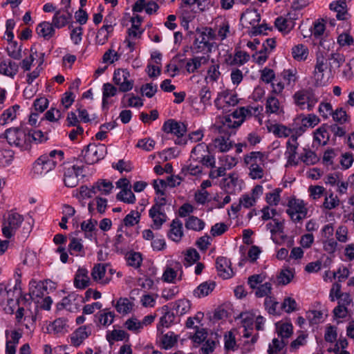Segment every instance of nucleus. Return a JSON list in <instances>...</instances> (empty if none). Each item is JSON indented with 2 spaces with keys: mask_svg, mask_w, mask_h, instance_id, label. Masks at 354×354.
Instances as JSON below:
<instances>
[{
  "mask_svg": "<svg viewBox=\"0 0 354 354\" xmlns=\"http://www.w3.org/2000/svg\"><path fill=\"white\" fill-rule=\"evenodd\" d=\"M107 153V148L104 144L90 143L82 151V162L87 165H93L102 160Z\"/></svg>",
  "mask_w": 354,
  "mask_h": 354,
  "instance_id": "f257e3e1",
  "label": "nucleus"
},
{
  "mask_svg": "<svg viewBox=\"0 0 354 354\" xmlns=\"http://www.w3.org/2000/svg\"><path fill=\"white\" fill-rule=\"evenodd\" d=\"M24 221V217L19 213L11 211L7 220L4 221L2 225V234L6 239H10L14 236L17 230L20 227Z\"/></svg>",
  "mask_w": 354,
  "mask_h": 354,
  "instance_id": "f03ea898",
  "label": "nucleus"
},
{
  "mask_svg": "<svg viewBox=\"0 0 354 354\" xmlns=\"http://www.w3.org/2000/svg\"><path fill=\"white\" fill-rule=\"evenodd\" d=\"M130 77L127 69L118 68L114 71L113 81L115 84L119 86L120 92H127L131 91L133 86V80H129Z\"/></svg>",
  "mask_w": 354,
  "mask_h": 354,
  "instance_id": "7ed1b4c3",
  "label": "nucleus"
},
{
  "mask_svg": "<svg viewBox=\"0 0 354 354\" xmlns=\"http://www.w3.org/2000/svg\"><path fill=\"white\" fill-rule=\"evenodd\" d=\"M320 122L319 118L315 114H308V117L304 115H299L295 120L293 125L294 133L303 134L308 127H314Z\"/></svg>",
  "mask_w": 354,
  "mask_h": 354,
  "instance_id": "20e7f679",
  "label": "nucleus"
},
{
  "mask_svg": "<svg viewBox=\"0 0 354 354\" xmlns=\"http://www.w3.org/2000/svg\"><path fill=\"white\" fill-rule=\"evenodd\" d=\"M57 165V161L44 154L39 157L33 163L32 171L37 175L47 174L53 170Z\"/></svg>",
  "mask_w": 354,
  "mask_h": 354,
  "instance_id": "39448f33",
  "label": "nucleus"
},
{
  "mask_svg": "<svg viewBox=\"0 0 354 354\" xmlns=\"http://www.w3.org/2000/svg\"><path fill=\"white\" fill-rule=\"evenodd\" d=\"M116 186L122 190L117 194L116 199L128 204H133L136 202V196L130 188L129 181L125 178H120L117 183Z\"/></svg>",
  "mask_w": 354,
  "mask_h": 354,
  "instance_id": "423d86ee",
  "label": "nucleus"
},
{
  "mask_svg": "<svg viewBox=\"0 0 354 354\" xmlns=\"http://www.w3.org/2000/svg\"><path fill=\"white\" fill-rule=\"evenodd\" d=\"M162 130L167 133H171L180 138L185 134L187 129L184 122L169 119L164 122Z\"/></svg>",
  "mask_w": 354,
  "mask_h": 354,
  "instance_id": "0eeeda50",
  "label": "nucleus"
},
{
  "mask_svg": "<svg viewBox=\"0 0 354 354\" xmlns=\"http://www.w3.org/2000/svg\"><path fill=\"white\" fill-rule=\"evenodd\" d=\"M216 267L218 275L226 279L232 276V270L231 268V262L224 257H218L216 260Z\"/></svg>",
  "mask_w": 354,
  "mask_h": 354,
  "instance_id": "6e6552de",
  "label": "nucleus"
},
{
  "mask_svg": "<svg viewBox=\"0 0 354 354\" xmlns=\"http://www.w3.org/2000/svg\"><path fill=\"white\" fill-rule=\"evenodd\" d=\"M328 57L324 55V53L319 52L316 55V64L315 66L314 75L317 82L322 81L324 77V71L328 68Z\"/></svg>",
  "mask_w": 354,
  "mask_h": 354,
  "instance_id": "1a4fd4ad",
  "label": "nucleus"
},
{
  "mask_svg": "<svg viewBox=\"0 0 354 354\" xmlns=\"http://www.w3.org/2000/svg\"><path fill=\"white\" fill-rule=\"evenodd\" d=\"M21 129L19 127H12L7 129L3 133L0 135V138H5L9 145H15L19 146L21 145V139L19 133Z\"/></svg>",
  "mask_w": 354,
  "mask_h": 354,
  "instance_id": "9d476101",
  "label": "nucleus"
},
{
  "mask_svg": "<svg viewBox=\"0 0 354 354\" xmlns=\"http://www.w3.org/2000/svg\"><path fill=\"white\" fill-rule=\"evenodd\" d=\"M170 227L171 229L168 232L167 236L172 241L179 242L183 236L182 222L179 219L175 218L172 221Z\"/></svg>",
  "mask_w": 354,
  "mask_h": 354,
  "instance_id": "9b49d317",
  "label": "nucleus"
},
{
  "mask_svg": "<svg viewBox=\"0 0 354 354\" xmlns=\"http://www.w3.org/2000/svg\"><path fill=\"white\" fill-rule=\"evenodd\" d=\"M87 328V326H80L71 335V341L74 346H79L91 334V330L86 331Z\"/></svg>",
  "mask_w": 354,
  "mask_h": 354,
  "instance_id": "f8f14e48",
  "label": "nucleus"
},
{
  "mask_svg": "<svg viewBox=\"0 0 354 354\" xmlns=\"http://www.w3.org/2000/svg\"><path fill=\"white\" fill-rule=\"evenodd\" d=\"M36 32L39 36L48 40L54 36L55 31L53 23L42 21L37 25Z\"/></svg>",
  "mask_w": 354,
  "mask_h": 354,
  "instance_id": "ddd939ff",
  "label": "nucleus"
},
{
  "mask_svg": "<svg viewBox=\"0 0 354 354\" xmlns=\"http://www.w3.org/2000/svg\"><path fill=\"white\" fill-rule=\"evenodd\" d=\"M19 65L16 62L8 59L0 63V73L13 77L18 72Z\"/></svg>",
  "mask_w": 354,
  "mask_h": 354,
  "instance_id": "4468645a",
  "label": "nucleus"
},
{
  "mask_svg": "<svg viewBox=\"0 0 354 354\" xmlns=\"http://www.w3.org/2000/svg\"><path fill=\"white\" fill-rule=\"evenodd\" d=\"M243 122V119L239 121H232L230 115H226L223 118V120L222 121L223 127L219 128V133H225V131L227 133V131L231 132L232 131V134H234L235 132L234 129L240 127Z\"/></svg>",
  "mask_w": 354,
  "mask_h": 354,
  "instance_id": "2eb2a0df",
  "label": "nucleus"
},
{
  "mask_svg": "<svg viewBox=\"0 0 354 354\" xmlns=\"http://www.w3.org/2000/svg\"><path fill=\"white\" fill-rule=\"evenodd\" d=\"M277 335L282 339L288 340L293 333V326L291 323H280L275 324Z\"/></svg>",
  "mask_w": 354,
  "mask_h": 354,
  "instance_id": "dca6fc26",
  "label": "nucleus"
},
{
  "mask_svg": "<svg viewBox=\"0 0 354 354\" xmlns=\"http://www.w3.org/2000/svg\"><path fill=\"white\" fill-rule=\"evenodd\" d=\"M215 286L216 283L214 281H205L200 284L197 288L194 290V295L198 298L205 297L213 291Z\"/></svg>",
  "mask_w": 354,
  "mask_h": 354,
  "instance_id": "f3484780",
  "label": "nucleus"
},
{
  "mask_svg": "<svg viewBox=\"0 0 354 354\" xmlns=\"http://www.w3.org/2000/svg\"><path fill=\"white\" fill-rule=\"evenodd\" d=\"M72 19V14L68 13V16L62 13V10L55 11L53 17L52 23L55 28H61L65 26L70 19Z\"/></svg>",
  "mask_w": 354,
  "mask_h": 354,
  "instance_id": "a211bd4d",
  "label": "nucleus"
},
{
  "mask_svg": "<svg viewBox=\"0 0 354 354\" xmlns=\"http://www.w3.org/2000/svg\"><path fill=\"white\" fill-rule=\"evenodd\" d=\"M288 209H291L294 212L302 214V217L306 216L308 210L302 200L292 198L288 201Z\"/></svg>",
  "mask_w": 354,
  "mask_h": 354,
  "instance_id": "6ab92c4d",
  "label": "nucleus"
},
{
  "mask_svg": "<svg viewBox=\"0 0 354 354\" xmlns=\"http://www.w3.org/2000/svg\"><path fill=\"white\" fill-rule=\"evenodd\" d=\"M20 109V106L15 104L12 106L5 110L0 117V123L1 125L6 124L9 120L12 121L16 118L17 111Z\"/></svg>",
  "mask_w": 354,
  "mask_h": 354,
  "instance_id": "aec40b11",
  "label": "nucleus"
},
{
  "mask_svg": "<svg viewBox=\"0 0 354 354\" xmlns=\"http://www.w3.org/2000/svg\"><path fill=\"white\" fill-rule=\"evenodd\" d=\"M149 216L153 219V225L156 230L160 229L162 224L166 221L167 215L162 211L151 208L149 212Z\"/></svg>",
  "mask_w": 354,
  "mask_h": 354,
  "instance_id": "412c9836",
  "label": "nucleus"
},
{
  "mask_svg": "<svg viewBox=\"0 0 354 354\" xmlns=\"http://www.w3.org/2000/svg\"><path fill=\"white\" fill-rule=\"evenodd\" d=\"M185 227L188 230H192L194 231H201L205 227V222L194 216H189L185 222Z\"/></svg>",
  "mask_w": 354,
  "mask_h": 354,
  "instance_id": "4be33fe9",
  "label": "nucleus"
},
{
  "mask_svg": "<svg viewBox=\"0 0 354 354\" xmlns=\"http://www.w3.org/2000/svg\"><path fill=\"white\" fill-rule=\"evenodd\" d=\"M320 137H322V139L326 138V140L322 142V145H326L330 138L327 124H322L314 133V140L317 142L319 145L322 144V139Z\"/></svg>",
  "mask_w": 354,
  "mask_h": 354,
  "instance_id": "5701e85b",
  "label": "nucleus"
},
{
  "mask_svg": "<svg viewBox=\"0 0 354 354\" xmlns=\"http://www.w3.org/2000/svg\"><path fill=\"white\" fill-rule=\"evenodd\" d=\"M22 43L18 45L16 41L9 43V46L6 48L8 56L14 59L19 60L22 57Z\"/></svg>",
  "mask_w": 354,
  "mask_h": 354,
  "instance_id": "b1692460",
  "label": "nucleus"
},
{
  "mask_svg": "<svg viewBox=\"0 0 354 354\" xmlns=\"http://www.w3.org/2000/svg\"><path fill=\"white\" fill-rule=\"evenodd\" d=\"M25 142H31L32 140L36 143H41L48 140L47 137H45L44 133L41 130H30L28 134H24Z\"/></svg>",
  "mask_w": 354,
  "mask_h": 354,
  "instance_id": "393cba45",
  "label": "nucleus"
},
{
  "mask_svg": "<svg viewBox=\"0 0 354 354\" xmlns=\"http://www.w3.org/2000/svg\"><path fill=\"white\" fill-rule=\"evenodd\" d=\"M113 188L112 183L106 180H99L93 184V189H97V192L104 195L109 194Z\"/></svg>",
  "mask_w": 354,
  "mask_h": 354,
  "instance_id": "a878e982",
  "label": "nucleus"
},
{
  "mask_svg": "<svg viewBox=\"0 0 354 354\" xmlns=\"http://www.w3.org/2000/svg\"><path fill=\"white\" fill-rule=\"evenodd\" d=\"M288 341L282 339L279 340L277 338L272 339V344H269L268 353V354H277L282 351L285 346L288 344Z\"/></svg>",
  "mask_w": 354,
  "mask_h": 354,
  "instance_id": "bb28decb",
  "label": "nucleus"
},
{
  "mask_svg": "<svg viewBox=\"0 0 354 354\" xmlns=\"http://www.w3.org/2000/svg\"><path fill=\"white\" fill-rule=\"evenodd\" d=\"M141 212L131 210L122 220V223L126 227H132L140 222Z\"/></svg>",
  "mask_w": 354,
  "mask_h": 354,
  "instance_id": "cd10ccee",
  "label": "nucleus"
},
{
  "mask_svg": "<svg viewBox=\"0 0 354 354\" xmlns=\"http://www.w3.org/2000/svg\"><path fill=\"white\" fill-rule=\"evenodd\" d=\"M106 339L111 345L113 341H122L124 338L129 339V335L123 330H113L111 333L106 334Z\"/></svg>",
  "mask_w": 354,
  "mask_h": 354,
  "instance_id": "c85d7f7f",
  "label": "nucleus"
},
{
  "mask_svg": "<svg viewBox=\"0 0 354 354\" xmlns=\"http://www.w3.org/2000/svg\"><path fill=\"white\" fill-rule=\"evenodd\" d=\"M294 277V269L286 268L281 270L277 276L278 283L281 285L288 284Z\"/></svg>",
  "mask_w": 354,
  "mask_h": 354,
  "instance_id": "c756f323",
  "label": "nucleus"
},
{
  "mask_svg": "<svg viewBox=\"0 0 354 354\" xmlns=\"http://www.w3.org/2000/svg\"><path fill=\"white\" fill-rule=\"evenodd\" d=\"M308 54V48L303 44H298L292 48V57L297 60H305Z\"/></svg>",
  "mask_w": 354,
  "mask_h": 354,
  "instance_id": "7c9ffc66",
  "label": "nucleus"
},
{
  "mask_svg": "<svg viewBox=\"0 0 354 354\" xmlns=\"http://www.w3.org/2000/svg\"><path fill=\"white\" fill-rule=\"evenodd\" d=\"M290 21L283 17H277L274 21V26L279 30L280 32H288L290 30L294 28L293 24H290Z\"/></svg>",
  "mask_w": 354,
  "mask_h": 354,
  "instance_id": "2f4dec72",
  "label": "nucleus"
},
{
  "mask_svg": "<svg viewBox=\"0 0 354 354\" xmlns=\"http://www.w3.org/2000/svg\"><path fill=\"white\" fill-rule=\"evenodd\" d=\"M173 307L177 314L183 315L189 310L191 304L189 300L183 299L175 301Z\"/></svg>",
  "mask_w": 354,
  "mask_h": 354,
  "instance_id": "473e14b6",
  "label": "nucleus"
},
{
  "mask_svg": "<svg viewBox=\"0 0 354 354\" xmlns=\"http://www.w3.org/2000/svg\"><path fill=\"white\" fill-rule=\"evenodd\" d=\"M304 151L305 153L301 155L300 159L307 165H315L319 160L315 152L306 149H304Z\"/></svg>",
  "mask_w": 354,
  "mask_h": 354,
  "instance_id": "72a5a7b5",
  "label": "nucleus"
},
{
  "mask_svg": "<svg viewBox=\"0 0 354 354\" xmlns=\"http://www.w3.org/2000/svg\"><path fill=\"white\" fill-rule=\"evenodd\" d=\"M201 258L199 253L194 248H189L186 251L185 254V266H189L196 263Z\"/></svg>",
  "mask_w": 354,
  "mask_h": 354,
  "instance_id": "f704fd0d",
  "label": "nucleus"
},
{
  "mask_svg": "<svg viewBox=\"0 0 354 354\" xmlns=\"http://www.w3.org/2000/svg\"><path fill=\"white\" fill-rule=\"evenodd\" d=\"M64 184L68 187H75L77 185L79 179L73 169H66L64 172Z\"/></svg>",
  "mask_w": 354,
  "mask_h": 354,
  "instance_id": "c9c22d12",
  "label": "nucleus"
},
{
  "mask_svg": "<svg viewBox=\"0 0 354 354\" xmlns=\"http://www.w3.org/2000/svg\"><path fill=\"white\" fill-rule=\"evenodd\" d=\"M309 90H301L296 92L294 95L295 104L300 107L301 109H305L306 100Z\"/></svg>",
  "mask_w": 354,
  "mask_h": 354,
  "instance_id": "e433bc0d",
  "label": "nucleus"
},
{
  "mask_svg": "<svg viewBox=\"0 0 354 354\" xmlns=\"http://www.w3.org/2000/svg\"><path fill=\"white\" fill-rule=\"evenodd\" d=\"M232 134V131L231 132L227 131L225 136H221L214 140L216 147L219 148L220 151L226 152L230 150V147H227V142L229 140Z\"/></svg>",
  "mask_w": 354,
  "mask_h": 354,
  "instance_id": "4c0bfd02",
  "label": "nucleus"
},
{
  "mask_svg": "<svg viewBox=\"0 0 354 354\" xmlns=\"http://www.w3.org/2000/svg\"><path fill=\"white\" fill-rule=\"evenodd\" d=\"M250 59V55L245 51L239 50L234 54L233 59L230 62L231 66L239 64L243 65Z\"/></svg>",
  "mask_w": 354,
  "mask_h": 354,
  "instance_id": "58836bf2",
  "label": "nucleus"
},
{
  "mask_svg": "<svg viewBox=\"0 0 354 354\" xmlns=\"http://www.w3.org/2000/svg\"><path fill=\"white\" fill-rule=\"evenodd\" d=\"M115 308L120 313L127 314L132 308V304L127 298H120L117 301Z\"/></svg>",
  "mask_w": 354,
  "mask_h": 354,
  "instance_id": "ea45409f",
  "label": "nucleus"
},
{
  "mask_svg": "<svg viewBox=\"0 0 354 354\" xmlns=\"http://www.w3.org/2000/svg\"><path fill=\"white\" fill-rule=\"evenodd\" d=\"M333 119L339 124L346 123L349 118L346 111L343 108H338L332 113Z\"/></svg>",
  "mask_w": 354,
  "mask_h": 354,
  "instance_id": "a19ab883",
  "label": "nucleus"
},
{
  "mask_svg": "<svg viewBox=\"0 0 354 354\" xmlns=\"http://www.w3.org/2000/svg\"><path fill=\"white\" fill-rule=\"evenodd\" d=\"M128 264L135 268H138L140 266L142 258L140 252H131L127 257Z\"/></svg>",
  "mask_w": 354,
  "mask_h": 354,
  "instance_id": "79ce46f5",
  "label": "nucleus"
},
{
  "mask_svg": "<svg viewBox=\"0 0 354 354\" xmlns=\"http://www.w3.org/2000/svg\"><path fill=\"white\" fill-rule=\"evenodd\" d=\"M162 348L165 349H169L174 346L177 342V337L174 335L173 332H169L162 338Z\"/></svg>",
  "mask_w": 354,
  "mask_h": 354,
  "instance_id": "37998d69",
  "label": "nucleus"
},
{
  "mask_svg": "<svg viewBox=\"0 0 354 354\" xmlns=\"http://www.w3.org/2000/svg\"><path fill=\"white\" fill-rule=\"evenodd\" d=\"M280 189H275L272 192L266 194V201L270 205H277L280 201Z\"/></svg>",
  "mask_w": 354,
  "mask_h": 354,
  "instance_id": "c03bdc74",
  "label": "nucleus"
},
{
  "mask_svg": "<svg viewBox=\"0 0 354 354\" xmlns=\"http://www.w3.org/2000/svg\"><path fill=\"white\" fill-rule=\"evenodd\" d=\"M106 273V267L100 263L95 265L91 272V276L94 281L102 279Z\"/></svg>",
  "mask_w": 354,
  "mask_h": 354,
  "instance_id": "a18cd8bd",
  "label": "nucleus"
},
{
  "mask_svg": "<svg viewBox=\"0 0 354 354\" xmlns=\"http://www.w3.org/2000/svg\"><path fill=\"white\" fill-rule=\"evenodd\" d=\"M328 60L332 61V62L329 63L330 69L333 64H334L337 68L340 67V66L345 62V57L340 53H330L328 55Z\"/></svg>",
  "mask_w": 354,
  "mask_h": 354,
  "instance_id": "49530a36",
  "label": "nucleus"
},
{
  "mask_svg": "<svg viewBox=\"0 0 354 354\" xmlns=\"http://www.w3.org/2000/svg\"><path fill=\"white\" fill-rule=\"evenodd\" d=\"M297 302L291 297H286L281 304V308L283 309L287 313H290L297 310Z\"/></svg>",
  "mask_w": 354,
  "mask_h": 354,
  "instance_id": "de8ad7c7",
  "label": "nucleus"
},
{
  "mask_svg": "<svg viewBox=\"0 0 354 354\" xmlns=\"http://www.w3.org/2000/svg\"><path fill=\"white\" fill-rule=\"evenodd\" d=\"M279 108V100L274 96L268 97L266 109L267 112L272 113H277Z\"/></svg>",
  "mask_w": 354,
  "mask_h": 354,
  "instance_id": "09e8293b",
  "label": "nucleus"
},
{
  "mask_svg": "<svg viewBox=\"0 0 354 354\" xmlns=\"http://www.w3.org/2000/svg\"><path fill=\"white\" fill-rule=\"evenodd\" d=\"M158 88L157 86L151 83H147L143 84L140 88V92L142 95H145L146 97L151 98L152 97L155 93L157 92Z\"/></svg>",
  "mask_w": 354,
  "mask_h": 354,
  "instance_id": "8fccbe9b",
  "label": "nucleus"
},
{
  "mask_svg": "<svg viewBox=\"0 0 354 354\" xmlns=\"http://www.w3.org/2000/svg\"><path fill=\"white\" fill-rule=\"evenodd\" d=\"M272 285L269 282H266L263 284L260 285L257 288V290L255 292V295L257 297H263L265 296H268L269 294L271 293Z\"/></svg>",
  "mask_w": 354,
  "mask_h": 354,
  "instance_id": "3c124183",
  "label": "nucleus"
},
{
  "mask_svg": "<svg viewBox=\"0 0 354 354\" xmlns=\"http://www.w3.org/2000/svg\"><path fill=\"white\" fill-rule=\"evenodd\" d=\"M13 159V153L10 150H0V167L11 163Z\"/></svg>",
  "mask_w": 354,
  "mask_h": 354,
  "instance_id": "603ef678",
  "label": "nucleus"
},
{
  "mask_svg": "<svg viewBox=\"0 0 354 354\" xmlns=\"http://www.w3.org/2000/svg\"><path fill=\"white\" fill-rule=\"evenodd\" d=\"M272 30V27L269 26L267 24L263 23L261 25L254 26L252 28L251 31L249 32L251 37L257 36L259 35H267V33L263 32V30Z\"/></svg>",
  "mask_w": 354,
  "mask_h": 354,
  "instance_id": "864d4df0",
  "label": "nucleus"
},
{
  "mask_svg": "<svg viewBox=\"0 0 354 354\" xmlns=\"http://www.w3.org/2000/svg\"><path fill=\"white\" fill-rule=\"evenodd\" d=\"M274 130V134L279 137H288L292 132H294L293 127L288 128L287 127L280 124V126H275Z\"/></svg>",
  "mask_w": 354,
  "mask_h": 354,
  "instance_id": "5fc2aeb1",
  "label": "nucleus"
},
{
  "mask_svg": "<svg viewBox=\"0 0 354 354\" xmlns=\"http://www.w3.org/2000/svg\"><path fill=\"white\" fill-rule=\"evenodd\" d=\"M323 313L320 310H309L306 313V317L311 324H317L320 322Z\"/></svg>",
  "mask_w": 354,
  "mask_h": 354,
  "instance_id": "6e6d98bb",
  "label": "nucleus"
},
{
  "mask_svg": "<svg viewBox=\"0 0 354 354\" xmlns=\"http://www.w3.org/2000/svg\"><path fill=\"white\" fill-rule=\"evenodd\" d=\"M337 337V327L331 325L328 326L324 335L325 341L327 342L333 343L336 341Z\"/></svg>",
  "mask_w": 354,
  "mask_h": 354,
  "instance_id": "4d7b16f0",
  "label": "nucleus"
},
{
  "mask_svg": "<svg viewBox=\"0 0 354 354\" xmlns=\"http://www.w3.org/2000/svg\"><path fill=\"white\" fill-rule=\"evenodd\" d=\"M48 106V100L46 97H39L36 99L33 102V106L35 111L39 113L44 112Z\"/></svg>",
  "mask_w": 354,
  "mask_h": 354,
  "instance_id": "13d9d810",
  "label": "nucleus"
},
{
  "mask_svg": "<svg viewBox=\"0 0 354 354\" xmlns=\"http://www.w3.org/2000/svg\"><path fill=\"white\" fill-rule=\"evenodd\" d=\"M334 319L345 318L348 315V308L346 306L341 304V301H338V305L333 309Z\"/></svg>",
  "mask_w": 354,
  "mask_h": 354,
  "instance_id": "bf43d9fd",
  "label": "nucleus"
},
{
  "mask_svg": "<svg viewBox=\"0 0 354 354\" xmlns=\"http://www.w3.org/2000/svg\"><path fill=\"white\" fill-rule=\"evenodd\" d=\"M227 228L224 223H218L212 227L210 233L214 237L221 236L227 230Z\"/></svg>",
  "mask_w": 354,
  "mask_h": 354,
  "instance_id": "052dcab7",
  "label": "nucleus"
},
{
  "mask_svg": "<svg viewBox=\"0 0 354 354\" xmlns=\"http://www.w3.org/2000/svg\"><path fill=\"white\" fill-rule=\"evenodd\" d=\"M250 176L252 179H260L263 176V169L257 162L250 165Z\"/></svg>",
  "mask_w": 354,
  "mask_h": 354,
  "instance_id": "680f3d73",
  "label": "nucleus"
},
{
  "mask_svg": "<svg viewBox=\"0 0 354 354\" xmlns=\"http://www.w3.org/2000/svg\"><path fill=\"white\" fill-rule=\"evenodd\" d=\"M155 146V141L153 139H140L138 140L136 147L147 151H150Z\"/></svg>",
  "mask_w": 354,
  "mask_h": 354,
  "instance_id": "e2e57ef3",
  "label": "nucleus"
},
{
  "mask_svg": "<svg viewBox=\"0 0 354 354\" xmlns=\"http://www.w3.org/2000/svg\"><path fill=\"white\" fill-rule=\"evenodd\" d=\"M353 42V37L348 33H342L337 37V44L341 46H351Z\"/></svg>",
  "mask_w": 354,
  "mask_h": 354,
  "instance_id": "0e129e2a",
  "label": "nucleus"
},
{
  "mask_svg": "<svg viewBox=\"0 0 354 354\" xmlns=\"http://www.w3.org/2000/svg\"><path fill=\"white\" fill-rule=\"evenodd\" d=\"M174 313L165 312V315L160 319V325L162 327L168 328L174 322Z\"/></svg>",
  "mask_w": 354,
  "mask_h": 354,
  "instance_id": "69168bd1",
  "label": "nucleus"
},
{
  "mask_svg": "<svg viewBox=\"0 0 354 354\" xmlns=\"http://www.w3.org/2000/svg\"><path fill=\"white\" fill-rule=\"evenodd\" d=\"M114 317L113 312L101 313L99 315L98 321L103 326L109 325L113 323Z\"/></svg>",
  "mask_w": 354,
  "mask_h": 354,
  "instance_id": "338daca9",
  "label": "nucleus"
},
{
  "mask_svg": "<svg viewBox=\"0 0 354 354\" xmlns=\"http://www.w3.org/2000/svg\"><path fill=\"white\" fill-rule=\"evenodd\" d=\"M261 79L266 83L272 82L275 77L274 72L272 69L266 67L261 71Z\"/></svg>",
  "mask_w": 354,
  "mask_h": 354,
  "instance_id": "774afa93",
  "label": "nucleus"
}]
</instances>
